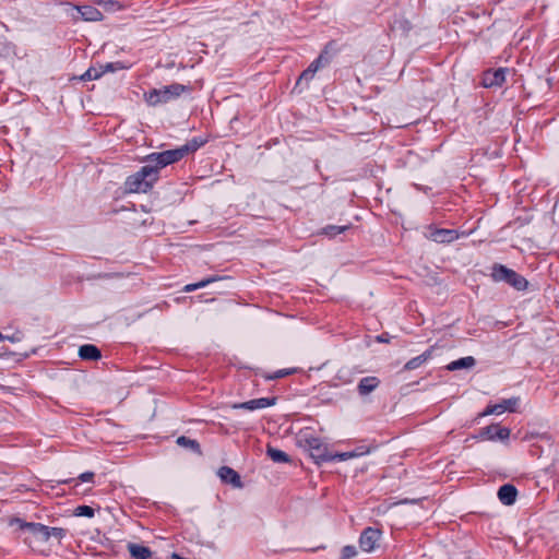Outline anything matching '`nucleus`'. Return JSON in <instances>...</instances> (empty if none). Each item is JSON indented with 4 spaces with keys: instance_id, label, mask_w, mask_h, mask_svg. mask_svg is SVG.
<instances>
[{
    "instance_id": "obj_1",
    "label": "nucleus",
    "mask_w": 559,
    "mask_h": 559,
    "mask_svg": "<svg viewBox=\"0 0 559 559\" xmlns=\"http://www.w3.org/2000/svg\"><path fill=\"white\" fill-rule=\"evenodd\" d=\"M202 144V142L193 139L181 147L162 153H153L146 157V162H148L147 165H152L154 168H156L157 173L158 169L176 163L188 154L195 152Z\"/></svg>"
},
{
    "instance_id": "obj_2",
    "label": "nucleus",
    "mask_w": 559,
    "mask_h": 559,
    "mask_svg": "<svg viewBox=\"0 0 559 559\" xmlns=\"http://www.w3.org/2000/svg\"><path fill=\"white\" fill-rule=\"evenodd\" d=\"M156 180V168H154L152 165H146L139 173L130 176L126 182V186L129 192H146L151 189Z\"/></svg>"
},
{
    "instance_id": "obj_3",
    "label": "nucleus",
    "mask_w": 559,
    "mask_h": 559,
    "mask_svg": "<svg viewBox=\"0 0 559 559\" xmlns=\"http://www.w3.org/2000/svg\"><path fill=\"white\" fill-rule=\"evenodd\" d=\"M186 91L181 84H173L162 88H155L145 94V100L150 106H158L179 97Z\"/></svg>"
},
{
    "instance_id": "obj_4",
    "label": "nucleus",
    "mask_w": 559,
    "mask_h": 559,
    "mask_svg": "<svg viewBox=\"0 0 559 559\" xmlns=\"http://www.w3.org/2000/svg\"><path fill=\"white\" fill-rule=\"evenodd\" d=\"M491 276L497 282H507L518 290H523L527 286V281L523 276L503 265H495Z\"/></svg>"
},
{
    "instance_id": "obj_5",
    "label": "nucleus",
    "mask_w": 559,
    "mask_h": 559,
    "mask_svg": "<svg viewBox=\"0 0 559 559\" xmlns=\"http://www.w3.org/2000/svg\"><path fill=\"white\" fill-rule=\"evenodd\" d=\"M305 442L308 447V450L310 451V455L318 463L335 460L336 456L329 452L326 444L320 438L309 437L305 440Z\"/></svg>"
},
{
    "instance_id": "obj_6",
    "label": "nucleus",
    "mask_w": 559,
    "mask_h": 559,
    "mask_svg": "<svg viewBox=\"0 0 559 559\" xmlns=\"http://www.w3.org/2000/svg\"><path fill=\"white\" fill-rule=\"evenodd\" d=\"M9 525L13 527L15 532L21 533V535L24 537V540L29 544L32 543V538H36L38 531L37 528L40 527V523L25 522L19 518H11L9 520Z\"/></svg>"
},
{
    "instance_id": "obj_7",
    "label": "nucleus",
    "mask_w": 559,
    "mask_h": 559,
    "mask_svg": "<svg viewBox=\"0 0 559 559\" xmlns=\"http://www.w3.org/2000/svg\"><path fill=\"white\" fill-rule=\"evenodd\" d=\"M381 535L382 533L378 528L367 527L364 530L359 538V546L361 550L366 552L373 551L381 538Z\"/></svg>"
},
{
    "instance_id": "obj_8",
    "label": "nucleus",
    "mask_w": 559,
    "mask_h": 559,
    "mask_svg": "<svg viewBox=\"0 0 559 559\" xmlns=\"http://www.w3.org/2000/svg\"><path fill=\"white\" fill-rule=\"evenodd\" d=\"M38 530L39 531H37V536L35 538V542L38 543H47L52 538L56 539L58 544H60L66 536V530L61 527H48L40 524Z\"/></svg>"
},
{
    "instance_id": "obj_9",
    "label": "nucleus",
    "mask_w": 559,
    "mask_h": 559,
    "mask_svg": "<svg viewBox=\"0 0 559 559\" xmlns=\"http://www.w3.org/2000/svg\"><path fill=\"white\" fill-rule=\"evenodd\" d=\"M507 70L503 68L497 70H488L483 75L481 84L484 87L501 86L506 80Z\"/></svg>"
},
{
    "instance_id": "obj_10",
    "label": "nucleus",
    "mask_w": 559,
    "mask_h": 559,
    "mask_svg": "<svg viewBox=\"0 0 559 559\" xmlns=\"http://www.w3.org/2000/svg\"><path fill=\"white\" fill-rule=\"evenodd\" d=\"M518 402H519V399L512 397V399L503 400L499 404L489 405L484 411L481 416H488V415H493V414L495 415H500V414L504 413L506 411L515 412V407L518 405Z\"/></svg>"
},
{
    "instance_id": "obj_11",
    "label": "nucleus",
    "mask_w": 559,
    "mask_h": 559,
    "mask_svg": "<svg viewBox=\"0 0 559 559\" xmlns=\"http://www.w3.org/2000/svg\"><path fill=\"white\" fill-rule=\"evenodd\" d=\"M428 238L437 243H449L459 238L454 229H431Z\"/></svg>"
},
{
    "instance_id": "obj_12",
    "label": "nucleus",
    "mask_w": 559,
    "mask_h": 559,
    "mask_svg": "<svg viewBox=\"0 0 559 559\" xmlns=\"http://www.w3.org/2000/svg\"><path fill=\"white\" fill-rule=\"evenodd\" d=\"M274 403H275V399L270 400L266 397H261V399L251 400V401L243 402V403H236V404H233L231 407L235 409L254 411V409L272 406V405H274Z\"/></svg>"
},
{
    "instance_id": "obj_13",
    "label": "nucleus",
    "mask_w": 559,
    "mask_h": 559,
    "mask_svg": "<svg viewBox=\"0 0 559 559\" xmlns=\"http://www.w3.org/2000/svg\"><path fill=\"white\" fill-rule=\"evenodd\" d=\"M330 61L329 57L326 56V52H322L310 66L307 70H305L300 78H299V81H309L311 80L316 72L323 66L328 64Z\"/></svg>"
},
{
    "instance_id": "obj_14",
    "label": "nucleus",
    "mask_w": 559,
    "mask_h": 559,
    "mask_svg": "<svg viewBox=\"0 0 559 559\" xmlns=\"http://www.w3.org/2000/svg\"><path fill=\"white\" fill-rule=\"evenodd\" d=\"M510 429L499 425H491L481 431V436L488 440H507L510 437Z\"/></svg>"
},
{
    "instance_id": "obj_15",
    "label": "nucleus",
    "mask_w": 559,
    "mask_h": 559,
    "mask_svg": "<svg viewBox=\"0 0 559 559\" xmlns=\"http://www.w3.org/2000/svg\"><path fill=\"white\" fill-rule=\"evenodd\" d=\"M217 474H218L219 478L222 479V481H224L226 484H230L235 488L242 487V483H241L239 474L231 467L223 466L218 469Z\"/></svg>"
},
{
    "instance_id": "obj_16",
    "label": "nucleus",
    "mask_w": 559,
    "mask_h": 559,
    "mask_svg": "<svg viewBox=\"0 0 559 559\" xmlns=\"http://www.w3.org/2000/svg\"><path fill=\"white\" fill-rule=\"evenodd\" d=\"M516 493L518 491L514 486L503 485L498 490V498L503 504L510 506L514 503L516 499Z\"/></svg>"
},
{
    "instance_id": "obj_17",
    "label": "nucleus",
    "mask_w": 559,
    "mask_h": 559,
    "mask_svg": "<svg viewBox=\"0 0 559 559\" xmlns=\"http://www.w3.org/2000/svg\"><path fill=\"white\" fill-rule=\"evenodd\" d=\"M379 384L380 380L377 377H366L359 381L357 389L359 394L365 396L376 390Z\"/></svg>"
},
{
    "instance_id": "obj_18",
    "label": "nucleus",
    "mask_w": 559,
    "mask_h": 559,
    "mask_svg": "<svg viewBox=\"0 0 559 559\" xmlns=\"http://www.w3.org/2000/svg\"><path fill=\"white\" fill-rule=\"evenodd\" d=\"M127 548L134 559H147L152 555L150 548L139 544L130 543Z\"/></svg>"
},
{
    "instance_id": "obj_19",
    "label": "nucleus",
    "mask_w": 559,
    "mask_h": 559,
    "mask_svg": "<svg viewBox=\"0 0 559 559\" xmlns=\"http://www.w3.org/2000/svg\"><path fill=\"white\" fill-rule=\"evenodd\" d=\"M476 364V360L472 356L463 357L457 360H454L450 362L447 367L448 370H459V369H469L474 367Z\"/></svg>"
},
{
    "instance_id": "obj_20",
    "label": "nucleus",
    "mask_w": 559,
    "mask_h": 559,
    "mask_svg": "<svg viewBox=\"0 0 559 559\" xmlns=\"http://www.w3.org/2000/svg\"><path fill=\"white\" fill-rule=\"evenodd\" d=\"M79 355L83 359L97 360L100 358L99 349L94 345H83L79 349Z\"/></svg>"
},
{
    "instance_id": "obj_21",
    "label": "nucleus",
    "mask_w": 559,
    "mask_h": 559,
    "mask_svg": "<svg viewBox=\"0 0 559 559\" xmlns=\"http://www.w3.org/2000/svg\"><path fill=\"white\" fill-rule=\"evenodd\" d=\"M369 452H370L369 448L360 447V448H358V449H356L354 451L336 453V454H333V455L336 456L335 459H338L340 461H346V460L356 459V457L366 455Z\"/></svg>"
},
{
    "instance_id": "obj_22",
    "label": "nucleus",
    "mask_w": 559,
    "mask_h": 559,
    "mask_svg": "<svg viewBox=\"0 0 559 559\" xmlns=\"http://www.w3.org/2000/svg\"><path fill=\"white\" fill-rule=\"evenodd\" d=\"M79 12L86 21H100L103 19V14L96 8L90 5L79 8Z\"/></svg>"
},
{
    "instance_id": "obj_23",
    "label": "nucleus",
    "mask_w": 559,
    "mask_h": 559,
    "mask_svg": "<svg viewBox=\"0 0 559 559\" xmlns=\"http://www.w3.org/2000/svg\"><path fill=\"white\" fill-rule=\"evenodd\" d=\"M266 453L271 457V460L275 463L289 462V456L285 452L278 450V449H275L271 445H267Z\"/></svg>"
},
{
    "instance_id": "obj_24",
    "label": "nucleus",
    "mask_w": 559,
    "mask_h": 559,
    "mask_svg": "<svg viewBox=\"0 0 559 559\" xmlns=\"http://www.w3.org/2000/svg\"><path fill=\"white\" fill-rule=\"evenodd\" d=\"M431 356V352L428 350L413 359H411L409 361H407L404 366V369L405 370H413V369H416L418 367H420L424 362H426Z\"/></svg>"
},
{
    "instance_id": "obj_25",
    "label": "nucleus",
    "mask_w": 559,
    "mask_h": 559,
    "mask_svg": "<svg viewBox=\"0 0 559 559\" xmlns=\"http://www.w3.org/2000/svg\"><path fill=\"white\" fill-rule=\"evenodd\" d=\"M177 444L180 445V447H185V448H189L191 450H193L194 452H197L199 455L202 454V451H201V448H200V444L197 440H193V439H189L185 436H181L177 439Z\"/></svg>"
},
{
    "instance_id": "obj_26",
    "label": "nucleus",
    "mask_w": 559,
    "mask_h": 559,
    "mask_svg": "<svg viewBox=\"0 0 559 559\" xmlns=\"http://www.w3.org/2000/svg\"><path fill=\"white\" fill-rule=\"evenodd\" d=\"M94 514H95V510L90 506H79L74 510V515H76V516L93 518Z\"/></svg>"
},
{
    "instance_id": "obj_27",
    "label": "nucleus",
    "mask_w": 559,
    "mask_h": 559,
    "mask_svg": "<svg viewBox=\"0 0 559 559\" xmlns=\"http://www.w3.org/2000/svg\"><path fill=\"white\" fill-rule=\"evenodd\" d=\"M103 70L97 68H90L82 76V80H96L103 74Z\"/></svg>"
},
{
    "instance_id": "obj_28",
    "label": "nucleus",
    "mask_w": 559,
    "mask_h": 559,
    "mask_svg": "<svg viewBox=\"0 0 559 559\" xmlns=\"http://www.w3.org/2000/svg\"><path fill=\"white\" fill-rule=\"evenodd\" d=\"M357 555L355 546L347 545L342 548L341 559H352Z\"/></svg>"
},
{
    "instance_id": "obj_29",
    "label": "nucleus",
    "mask_w": 559,
    "mask_h": 559,
    "mask_svg": "<svg viewBox=\"0 0 559 559\" xmlns=\"http://www.w3.org/2000/svg\"><path fill=\"white\" fill-rule=\"evenodd\" d=\"M346 229H347L346 226L330 225V226H326L325 228H323V234L329 235V236H335L337 234L345 231Z\"/></svg>"
},
{
    "instance_id": "obj_30",
    "label": "nucleus",
    "mask_w": 559,
    "mask_h": 559,
    "mask_svg": "<svg viewBox=\"0 0 559 559\" xmlns=\"http://www.w3.org/2000/svg\"><path fill=\"white\" fill-rule=\"evenodd\" d=\"M211 282V280H206V281H201L199 283H195V284H189L185 287V290L186 292H191V290H194V289H198V288H201V287H204L206 284H209Z\"/></svg>"
},
{
    "instance_id": "obj_31",
    "label": "nucleus",
    "mask_w": 559,
    "mask_h": 559,
    "mask_svg": "<svg viewBox=\"0 0 559 559\" xmlns=\"http://www.w3.org/2000/svg\"><path fill=\"white\" fill-rule=\"evenodd\" d=\"M296 370L295 369H285V370H280L277 372H275L273 376H269L267 379H277V378H282V377H285V376H288V374H292L294 373Z\"/></svg>"
},
{
    "instance_id": "obj_32",
    "label": "nucleus",
    "mask_w": 559,
    "mask_h": 559,
    "mask_svg": "<svg viewBox=\"0 0 559 559\" xmlns=\"http://www.w3.org/2000/svg\"><path fill=\"white\" fill-rule=\"evenodd\" d=\"M418 502H419L418 499H404V500H400V501L391 503L389 506V509H391L393 507H396V506H400V504H407V503L417 504Z\"/></svg>"
},
{
    "instance_id": "obj_33",
    "label": "nucleus",
    "mask_w": 559,
    "mask_h": 559,
    "mask_svg": "<svg viewBox=\"0 0 559 559\" xmlns=\"http://www.w3.org/2000/svg\"><path fill=\"white\" fill-rule=\"evenodd\" d=\"M94 477V474L92 472L83 473L80 475V479L82 481H92Z\"/></svg>"
},
{
    "instance_id": "obj_34",
    "label": "nucleus",
    "mask_w": 559,
    "mask_h": 559,
    "mask_svg": "<svg viewBox=\"0 0 559 559\" xmlns=\"http://www.w3.org/2000/svg\"><path fill=\"white\" fill-rule=\"evenodd\" d=\"M109 3L112 5L114 9L116 10H122L124 9L123 4L119 3V2H116V1H109Z\"/></svg>"
},
{
    "instance_id": "obj_35",
    "label": "nucleus",
    "mask_w": 559,
    "mask_h": 559,
    "mask_svg": "<svg viewBox=\"0 0 559 559\" xmlns=\"http://www.w3.org/2000/svg\"><path fill=\"white\" fill-rule=\"evenodd\" d=\"M377 341H378V342H381V343H386V342H388V338H385L383 335H381V336H378V337H377Z\"/></svg>"
},
{
    "instance_id": "obj_36",
    "label": "nucleus",
    "mask_w": 559,
    "mask_h": 559,
    "mask_svg": "<svg viewBox=\"0 0 559 559\" xmlns=\"http://www.w3.org/2000/svg\"><path fill=\"white\" fill-rule=\"evenodd\" d=\"M106 70H110L111 71L112 70V66L111 64H107L106 66Z\"/></svg>"
}]
</instances>
